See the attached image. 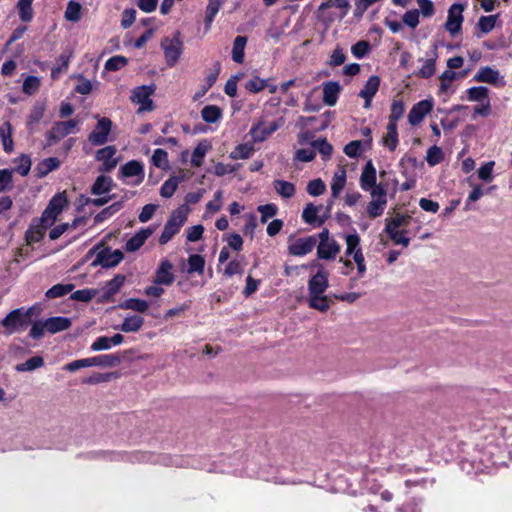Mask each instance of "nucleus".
Masks as SVG:
<instances>
[{
    "mask_svg": "<svg viewBox=\"0 0 512 512\" xmlns=\"http://www.w3.org/2000/svg\"><path fill=\"white\" fill-rule=\"evenodd\" d=\"M120 173L123 177H134L137 176L139 179L137 180L138 183L142 182L144 178V168L141 162L137 160H131L127 163H125L120 168Z\"/></svg>",
    "mask_w": 512,
    "mask_h": 512,
    "instance_id": "obj_22",
    "label": "nucleus"
},
{
    "mask_svg": "<svg viewBox=\"0 0 512 512\" xmlns=\"http://www.w3.org/2000/svg\"><path fill=\"white\" fill-rule=\"evenodd\" d=\"M144 324V319L139 315H132L126 317L123 323L121 324V331L125 333L137 332L141 329Z\"/></svg>",
    "mask_w": 512,
    "mask_h": 512,
    "instance_id": "obj_32",
    "label": "nucleus"
},
{
    "mask_svg": "<svg viewBox=\"0 0 512 512\" xmlns=\"http://www.w3.org/2000/svg\"><path fill=\"white\" fill-rule=\"evenodd\" d=\"M71 325V319L62 316L50 317L44 320L46 331L50 334H56L58 332L65 331L69 329Z\"/></svg>",
    "mask_w": 512,
    "mask_h": 512,
    "instance_id": "obj_17",
    "label": "nucleus"
},
{
    "mask_svg": "<svg viewBox=\"0 0 512 512\" xmlns=\"http://www.w3.org/2000/svg\"><path fill=\"white\" fill-rule=\"evenodd\" d=\"M329 274L324 268L318 269L317 273L313 275L308 281V294L320 295L324 294L329 286Z\"/></svg>",
    "mask_w": 512,
    "mask_h": 512,
    "instance_id": "obj_13",
    "label": "nucleus"
},
{
    "mask_svg": "<svg viewBox=\"0 0 512 512\" xmlns=\"http://www.w3.org/2000/svg\"><path fill=\"white\" fill-rule=\"evenodd\" d=\"M247 40L248 39L246 36H237L234 39L232 47V59L238 64H241L244 61Z\"/></svg>",
    "mask_w": 512,
    "mask_h": 512,
    "instance_id": "obj_27",
    "label": "nucleus"
},
{
    "mask_svg": "<svg viewBox=\"0 0 512 512\" xmlns=\"http://www.w3.org/2000/svg\"><path fill=\"white\" fill-rule=\"evenodd\" d=\"M332 206L333 200L328 203L326 213L322 217H317L322 206H315L313 203H308L302 212V218L307 224H314L317 222L318 226H321L329 217Z\"/></svg>",
    "mask_w": 512,
    "mask_h": 512,
    "instance_id": "obj_11",
    "label": "nucleus"
},
{
    "mask_svg": "<svg viewBox=\"0 0 512 512\" xmlns=\"http://www.w3.org/2000/svg\"><path fill=\"white\" fill-rule=\"evenodd\" d=\"M40 87V79L36 76H28L23 82V92L27 95L35 94Z\"/></svg>",
    "mask_w": 512,
    "mask_h": 512,
    "instance_id": "obj_58",
    "label": "nucleus"
},
{
    "mask_svg": "<svg viewBox=\"0 0 512 512\" xmlns=\"http://www.w3.org/2000/svg\"><path fill=\"white\" fill-rule=\"evenodd\" d=\"M254 152V148L250 144H239L229 155L232 159H248L252 153Z\"/></svg>",
    "mask_w": 512,
    "mask_h": 512,
    "instance_id": "obj_50",
    "label": "nucleus"
},
{
    "mask_svg": "<svg viewBox=\"0 0 512 512\" xmlns=\"http://www.w3.org/2000/svg\"><path fill=\"white\" fill-rule=\"evenodd\" d=\"M122 207H123L122 201H117V202L111 204L110 206L104 208L98 214L95 215L94 223L98 224V223L103 222L104 220L108 219L113 214L118 212Z\"/></svg>",
    "mask_w": 512,
    "mask_h": 512,
    "instance_id": "obj_40",
    "label": "nucleus"
},
{
    "mask_svg": "<svg viewBox=\"0 0 512 512\" xmlns=\"http://www.w3.org/2000/svg\"><path fill=\"white\" fill-rule=\"evenodd\" d=\"M80 16H81V5L74 0L69 1L66 11H65L66 20L77 22L80 19Z\"/></svg>",
    "mask_w": 512,
    "mask_h": 512,
    "instance_id": "obj_53",
    "label": "nucleus"
},
{
    "mask_svg": "<svg viewBox=\"0 0 512 512\" xmlns=\"http://www.w3.org/2000/svg\"><path fill=\"white\" fill-rule=\"evenodd\" d=\"M188 273H194L197 272L199 274H202L205 267V259L198 254L190 255L188 258Z\"/></svg>",
    "mask_w": 512,
    "mask_h": 512,
    "instance_id": "obj_48",
    "label": "nucleus"
},
{
    "mask_svg": "<svg viewBox=\"0 0 512 512\" xmlns=\"http://www.w3.org/2000/svg\"><path fill=\"white\" fill-rule=\"evenodd\" d=\"M112 121L109 118L102 117L98 120L95 129L89 134L88 140L95 146L103 145L108 140L111 131Z\"/></svg>",
    "mask_w": 512,
    "mask_h": 512,
    "instance_id": "obj_7",
    "label": "nucleus"
},
{
    "mask_svg": "<svg viewBox=\"0 0 512 512\" xmlns=\"http://www.w3.org/2000/svg\"><path fill=\"white\" fill-rule=\"evenodd\" d=\"M257 210L261 214L262 223H265L269 218L274 217L278 211L277 206L274 204L260 205Z\"/></svg>",
    "mask_w": 512,
    "mask_h": 512,
    "instance_id": "obj_64",
    "label": "nucleus"
},
{
    "mask_svg": "<svg viewBox=\"0 0 512 512\" xmlns=\"http://www.w3.org/2000/svg\"><path fill=\"white\" fill-rule=\"evenodd\" d=\"M125 282V276L117 274L113 279L107 282L105 286V295L112 296L116 294Z\"/></svg>",
    "mask_w": 512,
    "mask_h": 512,
    "instance_id": "obj_49",
    "label": "nucleus"
},
{
    "mask_svg": "<svg viewBox=\"0 0 512 512\" xmlns=\"http://www.w3.org/2000/svg\"><path fill=\"white\" fill-rule=\"evenodd\" d=\"M112 183V178L105 175H100L96 178L95 182L93 183L91 187V193L93 195H101L108 193L112 189Z\"/></svg>",
    "mask_w": 512,
    "mask_h": 512,
    "instance_id": "obj_28",
    "label": "nucleus"
},
{
    "mask_svg": "<svg viewBox=\"0 0 512 512\" xmlns=\"http://www.w3.org/2000/svg\"><path fill=\"white\" fill-rule=\"evenodd\" d=\"M78 125V121L71 119L68 121L56 122L53 125L54 132L58 133L62 138L70 134L73 129Z\"/></svg>",
    "mask_w": 512,
    "mask_h": 512,
    "instance_id": "obj_44",
    "label": "nucleus"
},
{
    "mask_svg": "<svg viewBox=\"0 0 512 512\" xmlns=\"http://www.w3.org/2000/svg\"><path fill=\"white\" fill-rule=\"evenodd\" d=\"M52 224L41 222V217L34 218L25 232V240L28 245L34 244L42 240L44 237L46 230L50 228Z\"/></svg>",
    "mask_w": 512,
    "mask_h": 512,
    "instance_id": "obj_9",
    "label": "nucleus"
},
{
    "mask_svg": "<svg viewBox=\"0 0 512 512\" xmlns=\"http://www.w3.org/2000/svg\"><path fill=\"white\" fill-rule=\"evenodd\" d=\"M405 112V106L403 101L401 100H393L391 109H390V115H389V122L388 123H395L397 124V121L402 118L403 114Z\"/></svg>",
    "mask_w": 512,
    "mask_h": 512,
    "instance_id": "obj_51",
    "label": "nucleus"
},
{
    "mask_svg": "<svg viewBox=\"0 0 512 512\" xmlns=\"http://www.w3.org/2000/svg\"><path fill=\"white\" fill-rule=\"evenodd\" d=\"M96 294L97 291L94 289H81L74 291L70 298L74 301L89 302Z\"/></svg>",
    "mask_w": 512,
    "mask_h": 512,
    "instance_id": "obj_61",
    "label": "nucleus"
},
{
    "mask_svg": "<svg viewBox=\"0 0 512 512\" xmlns=\"http://www.w3.org/2000/svg\"><path fill=\"white\" fill-rule=\"evenodd\" d=\"M120 307L123 309H131L140 313H144L147 311L149 305L145 300L130 298L121 303Z\"/></svg>",
    "mask_w": 512,
    "mask_h": 512,
    "instance_id": "obj_46",
    "label": "nucleus"
},
{
    "mask_svg": "<svg viewBox=\"0 0 512 512\" xmlns=\"http://www.w3.org/2000/svg\"><path fill=\"white\" fill-rule=\"evenodd\" d=\"M376 184V169L371 160L367 161L360 176V187L369 191Z\"/></svg>",
    "mask_w": 512,
    "mask_h": 512,
    "instance_id": "obj_19",
    "label": "nucleus"
},
{
    "mask_svg": "<svg viewBox=\"0 0 512 512\" xmlns=\"http://www.w3.org/2000/svg\"><path fill=\"white\" fill-rule=\"evenodd\" d=\"M116 152L115 146H106L97 151L96 159L102 162L99 168L101 172H110L117 166L118 160L114 158Z\"/></svg>",
    "mask_w": 512,
    "mask_h": 512,
    "instance_id": "obj_14",
    "label": "nucleus"
},
{
    "mask_svg": "<svg viewBox=\"0 0 512 512\" xmlns=\"http://www.w3.org/2000/svg\"><path fill=\"white\" fill-rule=\"evenodd\" d=\"M46 110V103L44 101H37L33 105L27 120V127L31 131L34 124H37L44 116Z\"/></svg>",
    "mask_w": 512,
    "mask_h": 512,
    "instance_id": "obj_29",
    "label": "nucleus"
},
{
    "mask_svg": "<svg viewBox=\"0 0 512 512\" xmlns=\"http://www.w3.org/2000/svg\"><path fill=\"white\" fill-rule=\"evenodd\" d=\"M387 132L383 137V144L389 148L390 151H394L398 145V132L397 124L388 123Z\"/></svg>",
    "mask_w": 512,
    "mask_h": 512,
    "instance_id": "obj_33",
    "label": "nucleus"
},
{
    "mask_svg": "<svg viewBox=\"0 0 512 512\" xmlns=\"http://www.w3.org/2000/svg\"><path fill=\"white\" fill-rule=\"evenodd\" d=\"M154 229L152 228H144L133 235L125 245V249L128 252H135L139 250L145 241L153 234Z\"/></svg>",
    "mask_w": 512,
    "mask_h": 512,
    "instance_id": "obj_18",
    "label": "nucleus"
},
{
    "mask_svg": "<svg viewBox=\"0 0 512 512\" xmlns=\"http://www.w3.org/2000/svg\"><path fill=\"white\" fill-rule=\"evenodd\" d=\"M332 303H333L332 300L324 294L309 295V300H308L309 306L315 310L320 311V312L327 311L330 308Z\"/></svg>",
    "mask_w": 512,
    "mask_h": 512,
    "instance_id": "obj_31",
    "label": "nucleus"
},
{
    "mask_svg": "<svg viewBox=\"0 0 512 512\" xmlns=\"http://www.w3.org/2000/svg\"><path fill=\"white\" fill-rule=\"evenodd\" d=\"M188 212L189 208L186 205H182L172 212L159 237L161 245L168 243L180 231L187 220Z\"/></svg>",
    "mask_w": 512,
    "mask_h": 512,
    "instance_id": "obj_1",
    "label": "nucleus"
},
{
    "mask_svg": "<svg viewBox=\"0 0 512 512\" xmlns=\"http://www.w3.org/2000/svg\"><path fill=\"white\" fill-rule=\"evenodd\" d=\"M340 245L335 241L331 240L326 245L317 246V257L324 260L335 259L337 254L340 252Z\"/></svg>",
    "mask_w": 512,
    "mask_h": 512,
    "instance_id": "obj_23",
    "label": "nucleus"
},
{
    "mask_svg": "<svg viewBox=\"0 0 512 512\" xmlns=\"http://www.w3.org/2000/svg\"><path fill=\"white\" fill-rule=\"evenodd\" d=\"M44 365V359L41 356H34L29 358L23 363H19L15 366L17 372H31L41 368Z\"/></svg>",
    "mask_w": 512,
    "mask_h": 512,
    "instance_id": "obj_35",
    "label": "nucleus"
},
{
    "mask_svg": "<svg viewBox=\"0 0 512 512\" xmlns=\"http://www.w3.org/2000/svg\"><path fill=\"white\" fill-rule=\"evenodd\" d=\"M387 202L372 199L367 205V213L370 218H376L382 215Z\"/></svg>",
    "mask_w": 512,
    "mask_h": 512,
    "instance_id": "obj_55",
    "label": "nucleus"
},
{
    "mask_svg": "<svg viewBox=\"0 0 512 512\" xmlns=\"http://www.w3.org/2000/svg\"><path fill=\"white\" fill-rule=\"evenodd\" d=\"M208 144L206 141L200 142L194 149L191 159V164L194 167H200L203 163V159L208 151Z\"/></svg>",
    "mask_w": 512,
    "mask_h": 512,
    "instance_id": "obj_45",
    "label": "nucleus"
},
{
    "mask_svg": "<svg viewBox=\"0 0 512 512\" xmlns=\"http://www.w3.org/2000/svg\"><path fill=\"white\" fill-rule=\"evenodd\" d=\"M341 87L338 82H328L323 88V102L328 106H334L337 102Z\"/></svg>",
    "mask_w": 512,
    "mask_h": 512,
    "instance_id": "obj_24",
    "label": "nucleus"
},
{
    "mask_svg": "<svg viewBox=\"0 0 512 512\" xmlns=\"http://www.w3.org/2000/svg\"><path fill=\"white\" fill-rule=\"evenodd\" d=\"M88 367L99 366L104 368L116 367L121 363V358L115 354L99 355L87 358Z\"/></svg>",
    "mask_w": 512,
    "mask_h": 512,
    "instance_id": "obj_20",
    "label": "nucleus"
},
{
    "mask_svg": "<svg viewBox=\"0 0 512 512\" xmlns=\"http://www.w3.org/2000/svg\"><path fill=\"white\" fill-rule=\"evenodd\" d=\"M410 220V215L396 214L393 218L386 220V226L405 229V227L409 225Z\"/></svg>",
    "mask_w": 512,
    "mask_h": 512,
    "instance_id": "obj_57",
    "label": "nucleus"
},
{
    "mask_svg": "<svg viewBox=\"0 0 512 512\" xmlns=\"http://www.w3.org/2000/svg\"><path fill=\"white\" fill-rule=\"evenodd\" d=\"M223 2H224V0H209L207 8H206V15H205L206 29L210 28V26L214 20V17L218 13Z\"/></svg>",
    "mask_w": 512,
    "mask_h": 512,
    "instance_id": "obj_43",
    "label": "nucleus"
},
{
    "mask_svg": "<svg viewBox=\"0 0 512 512\" xmlns=\"http://www.w3.org/2000/svg\"><path fill=\"white\" fill-rule=\"evenodd\" d=\"M180 179L181 178L175 176L167 179L160 188V195L164 198H171L178 188Z\"/></svg>",
    "mask_w": 512,
    "mask_h": 512,
    "instance_id": "obj_41",
    "label": "nucleus"
},
{
    "mask_svg": "<svg viewBox=\"0 0 512 512\" xmlns=\"http://www.w3.org/2000/svg\"><path fill=\"white\" fill-rule=\"evenodd\" d=\"M33 0H18L17 8L19 18L22 22H30L33 18Z\"/></svg>",
    "mask_w": 512,
    "mask_h": 512,
    "instance_id": "obj_38",
    "label": "nucleus"
},
{
    "mask_svg": "<svg viewBox=\"0 0 512 512\" xmlns=\"http://www.w3.org/2000/svg\"><path fill=\"white\" fill-rule=\"evenodd\" d=\"M179 35V33H177ZM162 48L164 49V54L166 58L167 64L172 67L180 58L182 52V42L178 36H175L172 39L165 38L161 43Z\"/></svg>",
    "mask_w": 512,
    "mask_h": 512,
    "instance_id": "obj_8",
    "label": "nucleus"
},
{
    "mask_svg": "<svg viewBox=\"0 0 512 512\" xmlns=\"http://www.w3.org/2000/svg\"><path fill=\"white\" fill-rule=\"evenodd\" d=\"M464 9V4L456 3L451 5L448 10V16L445 22V29L453 36L461 31L463 22L462 13Z\"/></svg>",
    "mask_w": 512,
    "mask_h": 512,
    "instance_id": "obj_6",
    "label": "nucleus"
},
{
    "mask_svg": "<svg viewBox=\"0 0 512 512\" xmlns=\"http://www.w3.org/2000/svg\"><path fill=\"white\" fill-rule=\"evenodd\" d=\"M498 77L499 73L497 70H494L491 67H483L476 73L474 78L478 82H486L493 84L496 83Z\"/></svg>",
    "mask_w": 512,
    "mask_h": 512,
    "instance_id": "obj_37",
    "label": "nucleus"
},
{
    "mask_svg": "<svg viewBox=\"0 0 512 512\" xmlns=\"http://www.w3.org/2000/svg\"><path fill=\"white\" fill-rule=\"evenodd\" d=\"M346 184V170L344 167H341L338 171L335 172L332 183H331V196L332 200L337 198L340 192L343 190Z\"/></svg>",
    "mask_w": 512,
    "mask_h": 512,
    "instance_id": "obj_26",
    "label": "nucleus"
},
{
    "mask_svg": "<svg viewBox=\"0 0 512 512\" xmlns=\"http://www.w3.org/2000/svg\"><path fill=\"white\" fill-rule=\"evenodd\" d=\"M498 15L481 16L478 20L477 27L484 34L489 33L495 27Z\"/></svg>",
    "mask_w": 512,
    "mask_h": 512,
    "instance_id": "obj_52",
    "label": "nucleus"
},
{
    "mask_svg": "<svg viewBox=\"0 0 512 512\" xmlns=\"http://www.w3.org/2000/svg\"><path fill=\"white\" fill-rule=\"evenodd\" d=\"M345 240H346V254L354 256L357 249H361L360 237L358 236V234H349L345 237Z\"/></svg>",
    "mask_w": 512,
    "mask_h": 512,
    "instance_id": "obj_63",
    "label": "nucleus"
},
{
    "mask_svg": "<svg viewBox=\"0 0 512 512\" xmlns=\"http://www.w3.org/2000/svg\"><path fill=\"white\" fill-rule=\"evenodd\" d=\"M67 205L66 192L57 193L50 199L47 207L44 209L41 215V222L46 220V223L48 222L53 225Z\"/></svg>",
    "mask_w": 512,
    "mask_h": 512,
    "instance_id": "obj_3",
    "label": "nucleus"
},
{
    "mask_svg": "<svg viewBox=\"0 0 512 512\" xmlns=\"http://www.w3.org/2000/svg\"><path fill=\"white\" fill-rule=\"evenodd\" d=\"M128 60L124 56H113L105 63V69L108 71H117L127 64Z\"/></svg>",
    "mask_w": 512,
    "mask_h": 512,
    "instance_id": "obj_60",
    "label": "nucleus"
},
{
    "mask_svg": "<svg viewBox=\"0 0 512 512\" xmlns=\"http://www.w3.org/2000/svg\"><path fill=\"white\" fill-rule=\"evenodd\" d=\"M17 162H18V165L16 166V168L14 170L17 173H19L21 176L28 175V173L30 172V169H31V165H32L31 158L26 154H22L17 159Z\"/></svg>",
    "mask_w": 512,
    "mask_h": 512,
    "instance_id": "obj_59",
    "label": "nucleus"
},
{
    "mask_svg": "<svg viewBox=\"0 0 512 512\" xmlns=\"http://www.w3.org/2000/svg\"><path fill=\"white\" fill-rule=\"evenodd\" d=\"M307 192L311 196H320L326 191L325 183L320 179H314L307 185Z\"/></svg>",
    "mask_w": 512,
    "mask_h": 512,
    "instance_id": "obj_62",
    "label": "nucleus"
},
{
    "mask_svg": "<svg viewBox=\"0 0 512 512\" xmlns=\"http://www.w3.org/2000/svg\"><path fill=\"white\" fill-rule=\"evenodd\" d=\"M152 162L158 168H168L169 161L167 152L161 148L155 149L152 155Z\"/></svg>",
    "mask_w": 512,
    "mask_h": 512,
    "instance_id": "obj_54",
    "label": "nucleus"
},
{
    "mask_svg": "<svg viewBox=\"0 0 512 512\" xmlns=\"http://www.w3.org/2000/svg\"><path fill=\"white\" fill-rule=\"evenodd\" d=\"M316 243L317 237L315 235L306 238H298L289 244L288 252L292 256H304L314 249Z\"/></svg>",
    "mask_w": 512,
    "mask_h": 512,
    "instance_id": "obj_10",
    "label": "nucleus"
},
{
    "mask_svg": "<svg viewBox=\"0 0 512 512\" xmlns=\"http://www.w3.org/2000/svg\"><path fill=\"white\" fill-rule=\"evenodd\" d=\"M202 119L207 123H216L222 116V110L215 105H207L201 111Z\"/></svg>",
    "mask_w": 512,
    "mask_h": 512,
    "instance_id": "obj_39",
    "label": "nucleus"
},
{
    "mask_svg": "<svg viewBox=\"0 0 512 512\" xmlns=\"http://www.w3.org/2000/svg\"><path fill=\"white\" fill-rule=\"evenodd\" d=\"M385 232L388 234L389 238L397 245H403L404 247H408L410 243V238L406 237L407 230L406 229H397L390 226L385 227Z\"/></svg>",
    "mask_w": 512,
    "mask_h": 512,
    "instance_id": "obj_30",
    "label": "nucleus"
},
{
    "mask_svg": "<svg viewBox=\"0 0 512 512\" xmlns=\"http://www.w3.org/2000/svg\"><path fill=\"white\" fill-rule=\"evenodd\" d=\"M311 145L315 151L317 150L323 156V158H329L332 154L333 147L326 138L314 140Z\"/></svg>",
    "mask_w": 512,
    "mask_h": 512,
    "instance_id": "obj_47",
    "label": "nucleus"
},
{
    "mask_svg": "<svg viewBox=\"0 0 512 512\" xmlns=\"http://www.w3.org/2000/svg\"><path fill=\"white\" fill-rule=\"evenodd\" d=\"M173 265L172 263L164 259L160 262L154 278V283L157 285H170L173 283L175 276L172 272Z\"/></svg>",
    "mask_w": 512,
    "mask_h": 512,
    "instance_id": "obj_15",
    "label": "nucleus"
},
{
    "mask_svg": "<svg viewBox=\"0 0 512 512\" xmlns=\"http://www.w3.org/2000/svg\"><path fill=\"white\" fill-rule=\"evenodd\" d=\"M1 326L5 329L6 335H12L16 332L25 330L30 324L27 321L23 308H17L10 311L1 321Z\"/></svg>",
    "mask_w": 512,
    "mask_h": 512,
    "instance_id": "obj_2",
    "label": "nucleus"
},
{
    "mask_svg": "<svg viewBox=\"0 0 512 512\" xmlns=\"http://www.w3.org/2000/svg\"><path fill=\"white\" fill-rule=\"evenodd\" d=\"M273 187L275 191L283 198L289 199L295 194V185L284 180H274Z\"/></svg>",
    "mask_w": 512,
    "mask_h": 512,
    "instance_id": "obj_34",
    "label": "nucleus"
},
{
    "mask_svg": "<svg viewBox=\"0 0 512 512\" xmlns=\"http://www.w3.org/2000/svg\"><path fill=\"white\" fill-rule=\"evenodd\" d=\"M433 109V101L432 100H422L418 103L414 104L408 114V122L412 126H416L420 124L425 116L429 114Z\"/></svg>",
    "mask_w": 512,
    "mask_h": 512,
    "instance_id": "obj_12",
    "label": "nucleus"
},
{
    "mask_svg": "<svg viewBox=\"0 0 512 512\" xmlns=\"http://www.w3.org/2000/svg\"><path fill=\"white\" fill-rule=\"evenodd\" d=\"M278 124L276 122H272L268 127H262L260 124L253 126L251 128V136L254 141L262 142L267 137H269L272 133H274L278 129Z\"/></svg>",
    "mask_w": 512,
    "mask_h": 512,
    "instance_id": "obj_25",
    "label": "nucleus"
},
{
    "mask_svg": "<svg viewBox=\"0 0 512 512\" xmlns=\"http://www.w3.org/2000/svg\"><path fill=\"white\" fill-rule=\"evenodd\" d=\"M437 57V46L434 45L431 56L425 60L423 66L414 75L423 79L432 77L436 71Z\"/></svg>",
    "mask_w": 512,
    "mask_h": 512,
    "instance_id": "obj_21",
    "label": "nucleus"
},
{
    "mask_svg": "<svg viewBox=\"0 0 512 512\" xmlns=\"http://www.w3.org/2000/svg\"><path fill=\"white\" fill-rule=\"evenodd\" d=\"M155 90V85H143L133 89L130 100L140 105L139 112H150L154 110L155 106L151 96L154 94Z\"/></svg>",
    "mask_w": 512,
    "mask_h": 512,
    "instance_id": "obj_4",
    "label": "nucleus"
},
{
    "mask_svg": "<svg viewBox=\"0 0 512 512\" xmlns=\"http://www.w3.org/2000/svg\"><path fill=\"white\" fill-rule=\"evenodd\" d=\"M123 252L119 249L114 251L110 247H104L96 254L95 260L91 263L92 267L101 266L103 268H112L117 266L123 260Z\"/></svg>",
    "mask_w": 512,
    "mask_h": 512,
    "instance_id": "obj_5",
    "label": "nucleus"
},
{
    "mask_svg": "<svg viewBox=\"0 0 512 512\" xmlns=\"http://www.w3.org/2000/svg\"><path fill=\"white\" fill-rule=\"evenodd\" d=\"M380 86V78L376 75H372L368 78L363 89L359 92V96L365 100L364 108L368 109L371 107V102L375 94L377 93Z\"/></svg>",
    "mask_w": 512,
    "mask_h": 512,
    "instance_id": "obj_16",
    "label": "nucleus"
},
{
    "mask_svg": "<svg viewBox=\"0 0 512 512\" xmlns=\"http://www.w3.org/2000/svg\"><path fill=\"white\" fill-rule=\"evenodd\" d=\"M60 166V161L58 158L55 157H49L44 160H42L37 165V171L39 177H45L48 173L51 171L57 169Z\"/></svg>",
    "mask_w": 512,
    "mask_h": 512,
    "instance_id": "obj_36",
    "label": "nucleus"
},
{
    "mask_svg": "<svg viewBox=\"0 0 512 512\" xmlns=\"http://www.w3.org/2000/svg\"><path fill=\"white\" fill-rule=\"evenodd\" d=\"M267 86L268 80L261 79L258 76H254L245 84V88L252 93H258L264 90Z\"/></svg>",
    "mask_w": 512,
    "mask_h": 512,
    "instance_id": "obj_56",
    "label": "nucleus"
},
{
    "mask_svg": "<svg viewBox=\"0 0 512 512\" xmlns=\"http://www.w3.org/2000/svg\"><path fill=\"white\" fill-rule=\"evenodd\" d=\"M73 289H74L73 284H56L46 291L45 296L48 299H54V298L65 296L67 293L71 292Z\"/></svg>",
    "mask_w": 512,
    "mask_h": 512,
    "instance_id": "obj_42",
    "label": "nucleus"
}]
</instances>
